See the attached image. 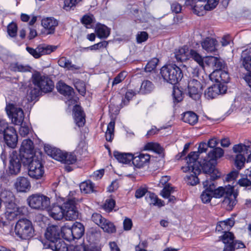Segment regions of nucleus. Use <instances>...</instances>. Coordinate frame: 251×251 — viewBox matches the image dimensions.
Returning <instances> with one entry per match:
<instances>
[{
	"label": "nucleus",
	"instance_id": "nucleus-48",
	"mask_svg": "<svg viewBox=\"0 0 251 251\" xmlns=\"http://www.w3.org/2000/svg\"><path fill=\"white\" fill-rule=\"evenodd\" d=\"M51 248H54L55 251H68V248L66 244L61 239V238L54 243L50 244Z\"/></svg>",
	"mask_w": 251,
	"mask_h": 251
},
{
	"label": "nucleus",
	"instance_id": "nucleus-38",
	"mask_svg": "<svg viewBox=\"0 0 251 251\" xmlns=\"http://www.w3.org/2000/svg\"><path fill=\"white\" fill-rule=\"evenodd\" d=\"M209 65H211L215 68L214 71L223 70L222 69L225 68V64L224 61L220 58L216 57L211 56L207 60Z\"/></svg>",
	"mask_w": 251,
	"mask_h": 251
},
{
	"label": "nucleus",
	"instance_id": "nucleus-10",
	"mask_svg": "<svg viewBox=\"0 0 251 251\" xmlns=\"http://www.w3.org/2000/svg\"><path fill=\"white\" fill-rule=\"evenodd\" d=\"M22 164L28 166V175L31 178L37 180L43 176L45 173L44 166L38 156L27 159L26 163Z\"/></svg>",
	"mask_w": 251,
	"mask_h": 251
},
{
	"label": "nucleus",
	"instance_id": "nucleus-37",
	"mask_svg": "<svg viewBox=\"0 0 251 251\" xmlns=\"http://www.w3.org/2000/svg\"><path fill=\"white\" fill-rule=\"evenodd\" d=\"M224 154V151L221 148L217 147L210 150L207 154V156L212 162L217 163V160L222 157Z\"/></svg>",
	"mask_w": 251,
	"mask_h": 251
},
{
	"label": "nucleus",
	"instance_id": "nucleus-17",
	"mask_svg": "<svg viewBox=\"0 0 251 251\" xmlns=\"http://www.w3.org/2000/svg\"><path fill=\"white\" fill-rule=\"evenodd\" d=\"M61 228L57 226L52 225L49 226L45 233L46 238L52 243H54L61 238Z\"/></svg>",
	"mask_w": 251,
	"mask_h": 251
},
{
	"label": "nucleus",
	"instance_id": "nucleus-12",
	"mask_svg": "<svg viewBox=\"0 0 251 251\" xmlns=\"http://www.w3.org/2000/svg\"><path fill=\"white\" fill-rule=\"evenodd\" d=\"M190 160H191V159L186 161L187 166L182 167L181 170L184 172L191 171L192 173V174L186 176L185 181L188 184L194 186L199 183L200 181L198 176L201 173L200 164L199 162L193 163Z\"/></svg>",
	"mask_w": 251,
	"mask_h": 251
},
{
	"label": "nucleus",
	"instance_id": "nucleus-45",
	"mask_svg": "<svg viewBox=\"0 0 251 251\" xmlns=\"http://www.w3.org/2000/svg\"><path fill=\"white\" fill-rule=\"evenodd\" d=\"M153 88V84L151 81L147 80H144L141 84L139 92L142 94H148L151 92Z\"/></svg>",
	"mask_w": 251,
	"mask_h": 251
},
{
	"label": "nucleus",
	"instance_id": "nucleus-6",
	"mask_svg": "<svg viewBox=\"0 0 251 251\" xmlns=\"http://www.w3.org/2000/svg\"><path fill=\"white\" fill-rule=\"evenodd\" d=\"M160 74L165 81L172 84H176L183 77L181 69L175 64L163 66L160 69Z\"/></svg>",
	"mask_w": 251,
	"mask_h": 251
},
{
	"label": "nucleus",
	"instance_id": "nucleus-50",
	"mask_svg": "<svg viewBox=\"0 0 251 251\" xmlns=\"http://www.w3.org/2000/svg\"><path fill=\"white\" fill-rule=\"evenodd\" d=\"M42 55L48 54L55 51L57 49V46L49 45H40Z\"/></svg>",
	"mask_w": 251,
	"mask_h": 251
},
{
	"label": "nucleus",
	"instance_id": "nucleus-7",
	"mask_svg": "<svg viewBox=\"0 0 251 251\" xmlns=\"http://www.w3.org/2000/svg\"><path fill=\"white\" fill-rule=\"evenodd\" d=\"M44 149L46 152L52 158L63 163L73 164L76 161V156L72 153L63 152L49 145H46Z\"/></svg>",
	"mask_w": 251,
	"mask_h": 251
},
{
	"label": "nucleus",
	"instance_id": "nucleus-49",
	"mask_svg": "<svg viewBox=\"0 0 251 251\" xmlns=\"http://www.w3.org/2000/svg\"><path fill=\"white\" fill-rule=\"evenodd\" d=\"M172 95L173 97V101L175 103H177L183 100L182 92L178 87H174Z\"/></svg>",
	"mask_w": 251,
	"mask_h": 251
},
{
	"label": "nucleus",
	"instance_id": "nucleus-44",
	"mask_svg": "<svg viewBox=\"0 0 251 251\" xmlns=\"http://www.w3.org/2000/svg\"><path fill=\"white\" fill-rule=\"evenodd\" d=\"M115 125V121L112 120L107 125V130L105 132V136L106 141L108 142H111L114 138Z\"/></svg>",
	"mask_w": 251,
	"mask_h": 251
},
{
	"label": "nucleus",
	"instance_id": "nucleus-39",
	"mask_svg": "<svg viewBox=\"0 0 251 251\" xmlns=\"http://www.w3.org/2000/svg\"><path fill=\"white\" fill-rule=\"evenodd\" d=\"M206 0H198L196 1L194 6L193 8V12L198 16H202L205 12Z\"/></svg>",
	"mask_w": 251,
	"mask_h": 251
},
{
	"label": "nucleus",
	"instance_id": "nucleus-40",
	"mask_svg": "<svg viewBox=\"0 0 251 251\" xmlns=\"http://www.w3.org/2000/svg\"><path fill=\"white\" fill-rule=\"evenodd\" d=\"M80 191L84 194H90L95 192L94 184L90 180L81 182L79 185Z\"/></svg>",
	"mask_w": 251,
	"mask_h": 251
},
{
	"label": "nucleus",
	"instance_id": "nucleus-62",
	"mask_svg": "<svg viewBox=\"0 0 251 251\" xmlns=\"http://www.w3.org/2000/svg\"><path fill=\"white\" fill-rule=\"evenodd\" d=\"M126 73L122 72L120 73L114 79L112 82V86L117 85L121 82L126 77Z\"/></svg>",
	"mask_w": 251,
	"mask_h": 251
},
{
	"label": "nucleus",
	"instance_id": "nucleus-36",
	"mask_svg": "<svg viewBox=\"0 0 251 251\" xmlns=\"http://www.w3.org/2000/svg\"><path fill=\"white\" fill-rule=\"evenodd\" d=\"M183 121L191 125H194L198 121V116L193 111H187L183 113Z\"/></svg>",
	"mask_w": 251,
	"mask_h": 251
},
{
	"label": "nucleus",
	"instance_id": "nucleus-15",
	"mask_svg": "<svg viewBox=\"0 0 251 251\" xmlns=\"http://www.w3.org/2000/svg\"><path fill=\"white\" fill-rule=\"evenodd\" d=\"M222 240L225 244L224 251H234L236 249L245 247L242 242L234 240V235L231 232L224 234L222 237Z\"/></svg>",
	"mask_w": 251,
	"mask_h": 251
},
{
	"label": "nucleus",
	"instance_id": "nucleus-3",
	"mask_svg": "<svg viewBox=\"0 0 251 251\" xmlns=\"http://www.w3.org/2000/svg\"><path fill=\"white\" fill-rule=\"evenodd\" d=\"M32 84L29 86L27 94L32 100L42 95V93H47L51 92L54 88V83L48 76L42 75L39 73L32 75Z\"/></svg>",
	"mask_w": 251,
	"mask_h": 251
},
{
	"label": "nucleus",
	"instance_id": "nucleus-59",
	"mask_svg": "<svg viewBox=\"0 0 251 251\" xmlns=\"http://www.w3.org/2000/svg\"><path fill=\"white\" fill-rule=\"evenodd\" d=\"M240 186L248 187V189H251V180L247 177L239 179L237 182Z\"/></svg>",
	"mask_w": 251,
	"mask_h": 251
},
{
	"label": "nucleus",
	"instance_id": "nucleus-56",
	"mask_svg": "<svg viewBox=\"0 0 251 251\" xmlns=\"http://www.w3.org/2000/svg\"><path fill=\"white\" fill-rule=\"evenodd\" d=\"M75 86L78 93L82 96H84L86 93L85 83L82 81H77L75 83Z\"/></svg>",
	"mask_w": 251,
	"mask_h": 251
},
{
	"label": "nucleus",
	"instance_id": "nucleus-26",
	"mask_svg": "<svg viewBox=\"0 0 251 251\" xmlns=\"http://www.w3.org/2000/svg\"><path fill=\"white\" fill-rule=\"evenodd\" d=\"M15 186L18 191L26 192L30 189V184L27 178L19 177L16 180Z\"/></svg>",
	"mask_w": 251,
	"mask_h": 251
},
{
	"label": "nucleus",
	"instance_id": "nucleus-11",
	"mask_svg": "<svg viewBox=\"0 0 251 251\" xmlns=\"http://www.w3.org/2000/svg\"><path fill=\"white\" fill-rule=\"evenodd\" d=\"M28 205L34 209L44 210L50 206V199L41 194H35L29 196L27 199Z\"/></svg>",
	"mask_w": 251,
	"mask_h": 251
},
{
	"label": "nucleus",
	"instance_id": "nucleus-8",
	"mask_svg": "<svg viewBox=\"0 0 251 251\" xmlns=\"http://www.w3.org/2000/svg\"><path fill=\"white\" fill-rule=\"evenodd\" d=\"M14 231L16 235L23 240L29 239L34 234L32 223L26 219H20L15 226Z\"/></svg>",
	"mask_w": 251,
	"mask_h": 251
},
{
	"label": "nucleus",
	"instance_id": "nucleus-64",
	"mask_svg": "<svg viewBox=\"0 0 251 251\" xmlns=\"http://www.w3.org/2000/svg\"><path fill=\"white\" fill-rule=\"evenodd\" d=\"M148 39V34L145 31L139 32L136 35V41L138 43H141Z\"/></svg>",
	"mask_w": 251,
	"mask_h": 251
},
{
	"label": "nucleus",
	"instance_id": "nucleus-20",
	"mask_svg": "<svg viewBox=\"0 0 251 251\" xmlns=\"http://www.w3.org/2000/svg\"><path fill=\"white\" fill-rule=\"evenodd\" d=\"M209 77L211 80L217 82L227 83L229 80V74L225 70L214 71L209 75Z\"/></svg>",
	"mask_w": 251,
	"mask_h": 251
},
{
	"label": "nucleus",
	"instance_id": "nucleus-55",
	"mask_svg": "<svg viewBox=\"0 0 251 251\" xmlns=\"http://www.w3.org/2000/svg\"><path fill=\"white\" fill-rule=\"evenodd\" d=\"M7 32L8 35L11 37H15L17 35V25L12 22L9 24L7 26Z\"/></svg>",
	"mask_w": 251,
	"mask_h": 251
},
{
	"label": "nucleus",
	"instance_id": "nucleus-22",
	"mask_svg": "<svg viewBox=\"0 0 251 251\" xmlns=\"http://www.w3.org/2000/svg\"><path fill=\"white\" fill-rule=\"evenodd\" d=\"M240 63L244 68L249 73H251V51L246 49L242 51Z\"/></svg>",
	"mask_w": 251,
	"mask_h": 251
},
{
	"label": "nucleus",
	"instance_id": "nucleus-63",
	"mask_svg": "<svg viewBox=\"0 0 251 251\" xmlns=\"http://www.w3.org/2000/svg\"><path fill=\"white\" fill-rule=\"evenodd\" d=\"M80 1L81 0H65L64 1V8L66 10H69Z\"/></svg>",
	"mask_w": 251,
	"mask_h": 251
},
{
	"label": "nucleus",
	"instance_id": "nucleus-58",
	"mask_svg": "<svg viewBox=\"0 0 251 251\" xmlns=\"http://www.w3.org/2000/svg\"><path fill=\"white\" fill-rule=\"evenodd\" d=\"M64 63L65 66H64L63 68H66L68 70L75 71L78 70L80 69V67L72 64V61L66 57L65 58Z\"/></svg>",
	"mask_w": 251,
	"mask_h": 251
},
{
	"label": "nucleus",
	"instance_id": "nucleus-9",
	"mask_svg": "<svg viewBox=\"0 0 251 251\" xmlns=\"http://www.w3.org/2000/svg\"><path fill=\"white\" fill-rule=\"evenodd\" d=\"M0 135L3 138L7 145L11 148H14L18 142V135L15 128L9 126L4 121H0Z\"/></svg>",
	"mask_w": 251,
	"mask_h": 251
},
{
	"label": "nucleus",
	"instance_id": "nucleus-41",
	"mask_svg": "<svg viewBox=\"0 0 251 251\" xmlns=\"http://www.w3.org/2000/svg\"><path fill=\"white\" fill-rule=\"evenodd\" d=\"M96 32L98 37L105 39L109 35L110 29L104 25H99L96 28Z\"/></svg>",
	"mask_w": 251,
	"mask_h": 251
},
{
	"label": "nucleus",
	"instance_id": "nucleus-34",
	"mask_svg": "<svg viewBox=\"0 0 251 251\" xmlns=\"http://www.w3.org/2000/svg\"><path fill=\"white\" fill-rule=\"evenodd\" d=\"M73 235L75 239H80L84 234L85 228L84 226L79 222H75L72 226Z\"/></svg>",
	"mask_w": 251,
	"mask_h": 251
},
{
	"label": "nucleus",
	"instance_id": "nucleus-54",
	"mask_svg": "<svg viewBox=\"0 0 251 251\" xmlns=\"http://www.w3.org/2000/svg\"><path fill=\"white\" fill-rule=\"evenodd\" d=\"M174 191V188L169 184L166 185L160 192V195L165 199L168 198L169 197Z\"/></svg>",
	"mask_w": 251,
	"mask_h": 251
},
{
	"label": "nucleus",
	"instance_id": "nucleus-14",
	"mask_svg": "<svg viewBox=\"0 0 251 251\" xmlns=\"http://www.w3.org/2000/svg\"><path fill=\"white\" fill-rule=\"evenodd\" d=\"M5 110L13 124L19 125L23 123L25 115L22 108L17 107L13 104H9L6 106Z\"/></svg>",
	"mask_w": 251,
	"mask_h": 251
},
{
	"label": "nucleus",
	"instance_id": "nucleus-43",
	"mask_svg": "<svg viewBox=\"0 0 251 251\" xmlns=\"http://www.w3.org/2000/svg\"><path fill=\"white\" fill-rule=\"evenodd\" d=\"M144 149L147 151H152L158 154L162 153L164 150L159 144L154 142L148 143L145 145Z\"/></svg>",
	"mask_w": 251,
	"mask_h": 251
},
{
	"label": "nucleus",
	"instance_id": "nucleus-57",
	"mask_svg": "<svg viewBox=\"0 0 251 251\" xmlns=\"http://www.w3.org/2000/svg\"><path fill=\"white\" fill-rule=\"evenodd\" d=\"M115 205V201L112 199H107L103 205L104 209L107 212H111Z\"/></svg>",
	"mask_w": 251,
	"mask_h": 251
},
{
	"label": "nucleus",
	"instance_id": "nucleus-46",
	"mask_svg": "<svg viewBox=\"0 0 251 251\" xmlns=\"http://www.w3.org/2000/svg\"><path fill=\"white\" fill-rule=\"evenodd\" d=\"M10 68L12 71L20 72H29L31 69L28 66L24 65L18 62L11 63Z\"/></svg>",
	"mask_w": 251,
	"mask_h": 251
},
{
	"label": "nucleus",
	"instance_id": "nucleus-35",
	"mask_svg": "<svg viewBox=\"0 0 251 251\" xmlns=\"http://www.w3.org/2000/svg\"><path fill=\"white\" fill-rule=\"evenodd\" d=\"M56 87L58 91L65 96H71L74 93L73 89L62 81L58 82Z\"/></svg>",
	"mask_w": 251,
	"mask_h": 251
},
{
	"label": "nucleus",
	"instance_id": "nucleus-1",
	"mask_svg": "<svg viewBox=\"0 0 251 251\" xmlns=\"http://www.w3.org/2000/svg\"><path fill=\"white\" fill-rule=\"evenodd\" d=\"M34 156L33 143L29 139L24 140L21 145L19 152L13 151L10 155L9 173L12 175L18 174L21 170V164L26 163L27 159Z\"/></svg>",
	"mask_w": 251,
	"mask_h": 251
},
{
	"label": "nucleus",
	"instance_id": "nucleus-27",
	"mask_svg": "<svg viewBox=\"0 0 251 251\" xmlns=\"http://www.w3.org/2000/svg\"><path fill=\"white\" fill-rule=\"evenodd\" d=\"M150 159V155L148 154L140 153L139 155L133 156L132 159L133 164L137 168L143 167L149 163Z\"/></svg>",
	"mask_w": 251,
	"mask_h": 251
},
{
	"label": "nucleus",
	"instance_id": "nucleus-5",
	"mask_svg": "<svg viewBox=\"0 0 251 251\" xmlns=\"http://www.w3.org/2000/svg\"><path fill=\"white\" fill-rule=\"evenodd\" d=\"M232 149L234 153H237L235 159V165L237 169L241 170L244 166L246 155H248L247 162L251 161V142L235 145Z\"/></svg>",
	"mask_w": 251,
	"mask_h": 251
},
{
	"label": "nucleus",
	"instance_id": "nucleus-28",
	"mask_svg": "<svg viewBox=\"0 0 251 251\" xmlns=\"http://www.w3.org/2000/svg\"><path fill=\"white\" fill-rule=\"evenodd\" d=\"M201 46L207 52L212 53L216 50L217 41L216 39L207 37L201 42Z\"/></svg>",
	"mask_w": 251,
	"mask_h": 251
},
{
	"label": "nucleus",
	"instance_id": "nucleus-42",
	"mask_svg": "<svg viewBox=\"0 0 251 251\" xmlns=\"http://www.w3.org/2000/svg\"><path fill=\"white\" fill-rule=\"evenodd\" d=\"M100 226L104 232L113 233L116 232V227L114 224L109 220L105 219Z\"/></svg>",
	"mask_w": 251,
	"mask_h": 251
},
{
	"label": "nucleus",
	"instance_id": "nucleus-51",
	"mask_svg": "<svg viewBox=\"0 0 251 251\" xmlns=\"http://www.w3.org/2000/svg\"><path fill=\"white\" fill-rule=\"evenodd\" d=\"M191 57L196 61L200 66L203 67L204 63L203 58L196 51L191 50L189 53Z\"/></svg>",
	"mask_w": 251,
	"mask_h": 251
},
{
	"label": "nucleus",
	"instance_id": "nucleus-53",
	"mask_svg": "<svg viewBox=\"0 0 251 251\" xmlns=\"http://www.w3.org/2000/svg\"><path fill=\"white\" fill-rule=\"evenodd\" d=\"M26 50L29 53H30L35 58H39L42 56L40 45L38 46L36 49L27 47L26 48Z\"/></svg>",
	"mask_w": 251,
	"mask_h": 251
},
{
	"label": "nucleus",
	"instance_id": "nucleus-21",
	"mask_svg": "<svg viewBox=\"0 0 251 251\" xmlns=\"http://www.w3.org/2000/svg\"><path fill=\"white\" fill-rule=\"evenodd\" d=\"M58 25L57 20L53 17H48L42 20V25L45 29L47 34H53Z\"/></svg>",
	"mask_w": 251,
	"mask_h": 251
},
{
	"label": "nucleus",
	"instance_id": "nucleus-13",
	"mask_svg": "<svg viewBox=\"0 0 251 251\" xmlns=\"http://www.w3.org/2000/svg\"><path fill=\"white\" fill-rule=\"evenodd\" d=\"M207 179L203 181L202 184L204 190L201 195V198L203 203H208L213 197L212 190L214 189V180L217 179L218 176H208Z\"/></svg>",
	"mask_w": 251,
	"mask_h": 251
},
{
	"label": "nucleus",
	"instance_id": "nucleus-60",
	"mask_svg": "<svg viewBox=\"0 0 251 251\" xmlns=\"http://www.w3.org/2000/svg\"><path fill=\"white\" fill-rule=\"evenodd\" d=\"M92 220L97 225L100 226L105 219L102 216L98 213H94L91 217Z\"/></svg>",
	"mask_w": 251,
	"mask_h": 251
},
{
	"label": "nucleus",
	"instance_id": "nucleus-47",
	"mask_svg": "<svg viewBox=\"0 0 251 251\" xmlns=\"http://www.w3.org/2000/svg\"><path fill=\"white\" fill-rule=\"evenodd\" d=\"M62 237L66 240L71 241L75 239L73 235L72 227L68 226H64L61 228Z\"/></svg>",
	"mask_w": 251,
	"mask_h": 251
},
{
	"label": "nucleus",
	"instance_id": "nucleus-25",
	"mask_svg": "<svg viewBox=\"0 0 251 251\" xmlns=\"http://www.w3.org/2000/svg\"><path fill=\"white\" fill-rule=\"evenodd\" d=\"M74 118L76 124L79 126H83L85 123V114L81 107L76 105L74 108Z\"/></svg>",
	"mask_w": 251,
	"mask_h": 251
},
{
	"label": "nucleus",
	"instance_id": "nucleus-29",
	"mask_svg": "<svg viewBox=\"0 0 251 251\" xmlns=\"http://www.w3.org/2000/svg\"><path fill=\"white\" fill-rule=\"evenodd\" d=\"M234 224V220L233 218L227 219L226 220L219 222L216 226V230L218 231H223L225 234L227 233Z\"/></svg>",
	"mask_w": 251,
	"mask_h": 251
},
{
	"label": "nucleus",
	"instance_id": "nucleus-33",
	"mask_svg": "<svg viewBox=\"0 0 251 251\" xmlns=\"http://www.w3.org/2000/svg\"><path fill=\"white\" fill-rule=\"evenodd\" d=\"M189 52L187 47L184 46L176 50L175 52V56L177 62H183L188 59Z\"/></svg>",
	"mask_w": 251,
	"mask_h": 251
},
{
	"label": "nucleus",
	"instance_id": "nucleus-18",
	"mask_svg": "<svg viewBox=\"0 0 251 251\" xmlns=\"http://www.w3.org/2000/svg\"><path fill=\"white\" fill-rule=\"evenodd\" d=\"M225 86L221 84H215L209 87L204 92V96L207 99H213L221 94L225 93Z\"/></svg>",
	"mask_w": 251,
	"mask_h": 251
},
{
	"label": "nucleus",
	"instance_id": "nucleus-30",
	"mask_svg": "<svg viewBox=\"0 0 251 251\" xmlns=\"http://www.w3.org/2000/svg\"><path fill=\"white\" fill-rule=\"evenodd\" d=\"M146 200L150 205L161 207L164 205L163 201L159 199L153 193L149 192L146 196Z\"/></svg>",
	"mask_w": 251,
	"mask_h": 251
},
{
	"label": "nucleus",
	"instance_id": "nucleus-19",
	"mask_svg": "<svg viewBox=\"0 0 251 251\" xmlns=\"http://www.w3.org/2000/svg\"><path fill=\"white\" fill-rule=\"evenodd\" d=\"M234 189L232 190H227V194L222 201V206L227 210H231L237 203V194L233 192Z\"/></svg>",
	"mask_w": 251,
	"mask_h": 251
},
{
	"label": "nucleus",
	"instance_id": "nucleus-31",
	"mask_svg": "<svg viewBox=\"0 0 251 251\" xmlns=\"http://www.w3.org/2000/svg\"><path fill=\"white\" fill-rule=\"evenodd\" d=\"M113 155L119 162L125 164L130 163L133 159V154L130 153H123L118 151H114Z\"/></svg>",
	"mask_w": 251,
	"mask_h": 251
},
{
	"label": "nucleus",
	"instance_id": "nucleus-24",
	"mask_svg": "<svg viewBox=\"0 0 251 251\" xmlns=\"http://www.w3.org/2000/svg\"><path fill=\"white\" fill-rule=\"evenodd\" d=\"M199 163L200 164L201 171L202 170L204 174H207L206 179H207V176H217L214 174H212L214 172L215 164H216L215 162H212L210 158H208V159H204L202 164L200 162Z\"/></svg>",
	"mask_w": 251,
	"mask_h": 251
},
{
	"label": "nucleus",
	"instance_id": "nucleus-32",
	"mask_svg": "<svg viewBox=\"0 0 251 251\" xmlns=\"http://www.w3.org/2000/svg\"><path fill=\"white\" fill-rule=\"evenodd\" d=\"M216 186L214 184V189L212 190L213 197L216 198H220L221 197H225L227 194V190H232L234 187L230 185H228L225 187L220 186L215 188Z\"/></svg>",
	"mask_w": 251,
	"mask_h": 251
},
{
	"label": "nucleus",
	"instance_id": "nucleus-61",
	"mask_svg": "<svg viewBox=\"0 0 251 251\" xmlns=\"http://www.w3.org/2000/svg\"><path fill=\"white\" fill-rule=\"evenodd\" d=\"M94 17L92 15H85L81 19V22L86 27L93 22Z\"/></svg>",
	"mask_w": 251,
	"mask_h": 251
},
{
	"label": "nucleus",
	"instance_id": "nucleus-23",
	"mask_svg": "<svg viewBox=\"0 0 251 251\" xmlns=\"http://www.w3.org/2000/svg\"><path fill=\"white\" fill-rule=\"evenodd\" d=\"M208 146L207 143L205 142H201L199 146L198 151H192L186 157V161H188L189 159H191V160H190V162H193V163L199 162L197 161L198 159V157L200 153H202L203 152H205L207 150Z\"/></svg>",
	"mask_w": 251,
	"mask_h": 251
},
{
	"label": "nucleus",
	"instance_id": "nucleus-2",
	"mask_svg": "<svg viewBox=\"0 0 251 251\" xmlns=\"http://www.w3.org/2000/svg\"><path fill=\"white\" fill-rule=\"evenodd\" d=\"M63 202L62 205L54 204L51 207L47 209L50 217L56 220H60L64 218L66 220L72 221L78 217V211L76 207V200L74 198L66 200L61 198Z\"/></svg>",
	"mask_w": 251,
	"mask_h": 251
},
{
	"label": "nucleus",
	"instance_id": "nucleus-52",
	"mask_svg": "<svg viewBox=\"0 0 251 251\" xmlns=\"http://www.w3.org/2000/svg\"><path fill=\"white\" fill-rule=\"evenodd\" d=\"M158 62L159 60L157 58H152L146 65L145 68V71L146 72H151L154 70L156 68Z\"/></svg>",
	"mask_w": 251,
	"mask_h": 251
},
{
	"label": "nucleus",
	"instance_id": "nucleus-4",
	"mask_svg": "<svg viewBox=\"0 0 251 251\" xmlns=\"http://www.w3.org/2000/svg\"><path fill=\"white\" fill-rule=\"evenodd\" d=\"M0 196L1 202H3L5 205V214L7 220H14L18 216L24 215L27 212L25 206H17L14 202L15 197L11 191L4 190L1 192Z\"/></svg>",
	"mask_w": 251,
	"mask_h": 251
},
{
	"label": "nucleus",
	"instance_id": "nucleus-16",
	"mask_svg": "<svg viewBox=\"0 0 251 251\" xmlns=\"http://www.w3.org/2000/svg\"><path fill=\"white\" fill-rule=\"evenodd\" d=\"M203 87V85L199 81L195 79H191L188 82L186 93L190 98L197 100L201 97Z\"/></svg>",
	"mask_w": 251,
	"mask_h": 251
}]
</instances>
